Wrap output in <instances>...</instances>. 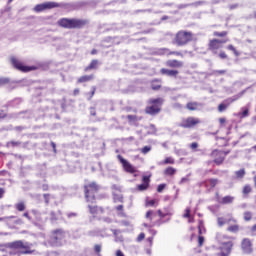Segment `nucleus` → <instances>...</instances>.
<instances>
[{
    "label": "nucleus",
    "mask_w": 256,
    "mask_h": 256,
    "mask_svg": "<svg viewBox=\"0 0 256 256\" xmlns=\"http://www.w3.org/2000/svg\"><path fill=\"white\" fill-rule=\"evenodd\" d=\"M197 147H199V144L197 142L190 144V148L192 149V151H195V149H197Z\"/></svg>",
    "instance_id": "nucleus-47"
},
{
    "label": "nucleus",
    "mask_w": 256,
    "mask_h": 256,
    "mask_svg": "<svg viewBox=\"0 0 256 256\" xmlns=\"http://www.w3.org/2000/svg\"><path fill=\"white\" fill-rule=\"evenodd\" d=\"M228 231H231L232 233H237L239 231V226L238 225H233L228 227Z\"/></svg>",
    "instance_id": "nucleus-34"
},
{
    "label": "nucleus",
    "mask_w": 256,
    "mask_h": 256,
    "mask_svg": "<svg viewBox=\"0 0 256 256\" xmlns=\"http://www.w3.org/2000/svg\"><path fill=\"white\" fill-rule=\"evenodd\" d=\"M89 213L93 215V217H100L103 215L104 210L101 207H97L93 204H88Z\"/></svg>",
    "instance_id": "nucleus-13"
},
{
    "label": "nucleus",
    "mask_w": 256,
    "mask_h": 256,
    "mask_svg": "<svg viewBox=\"0 0 256 256\" xmlns=\"http://www.w3.org/2000/svg\"><path fill=\"white\" fill-rule=\"evenodd\" d=\"M175 160L172 157L166 158L163 162L158 163V165H174Z\"/></svg>",
    "instance_id": "nucleus-25"
},
{
    "label": "nucleus",
    "mask_w": 256,
    "mask_h": 256,
    "mask_svg": "<svg viewBox=\"0 0 256 256\" xmlns=\"http://www.w3.org/2000/svg\"><path fill=\"white\" fill-rule=\"evenodd\" d=\"M94 250L96 253H101V245H95Z\"/></svg>",
    "instance_id": "nucleus-52"
},
{
    "label": "nucleus",
    "mask_w": 256,
    "mask_h": 256,
    "mask_svg": "<svg viewBox=\"0 0 256 256\" xmlns=\"http://www.w3.org/2000/svg\"><path fill=\"white\" fill-rule=\"evenodd\" d=\"M116 256H125L121 250L116 251Z\"/></svg>",
    "instance_id": "nucleus-60"
},
{
    "label": "nucleus",
    "mask_w": 256,
    "mask_h": 256,
    "mask_svg": "<svg viewBox=\"0 0 256 256\" xmlns=\"http://www.w3.org/2000/svg\"><path fill=\"white\" fill-rule=\"evenodd\" d=\"M227 107H229V104H225V103H222L218 106V111L220 113H223V111H225V109H227Z\"/></svg>",
    "instance_id": "nucleus-31"
},
{
    "label": "nucleus",
    "mask_w": 256,
    "mask_h": 256,
    "mask_svg": "<svg viewBox=\"0 0 256 256\" xmlns=\"http://www.w3.org/2000/svg\"><path fill=\"white\" fill-rule=\"evenodd\" d=\"M117 159H118V161L121 163V165H122L124 171H126V173H131V174H133V173H136V172H137V169H135V168L133 167V165H131V163H129V161L125 160V158H123V156L118 155V156H117Z\"/></svg>",
    "instance_id": "nucleus-10"
},
{
    "label": "nucleus",
    "mask_w": 256,
    "mask_h": 256,
    "mask_svg": "<svg viewBox=\"0 0 256 256\" xmlns=\"http://www.w3.org/2000/svg\"><path fill=\"white\" fill-rule=\"evenodd\" d=\"M238 7H239V5L233 4V5H230V6H229V9H230L231 11H233V9H237Z\"/></svg>",
    "instance_id": "nucleus-57"
},
{
    "label": "nucleus",
    "mask_w": 256,
    "mask_h": 256,
    "mask_svg": "<svg viewBox=\"0 0 256 256\" xmlns=\"http://www.w3.org/2000/svg\"><path fill=\"white\" fill-rule=\"evenodd\" d=\"M198 123H201L199 118L189 117V118L182 121L181 127L189 129L191 127H195V125H198Z\"/></svg>",
    "instance_id": "nucleus-11"
},
{
    "label": "nucleus",
    "mask_w": 256,
    "mask_h": 256,
    "mask_svg": "<svg viewBox=\"0 0 256 256\" xmlns=\"http://www.w3.org/2000/svg\"><path fill=\"white\" fill-rule=\"evenodd\" d=\"M242 251L243 253H246L249 255V253H253V244L251 243V240L248 238H244L241 243Z\"/></svg>",
    "instance_id": "nucleus-12"
},
{
    "label": "nucleus",
    "mask_w": 256,
    "mask_h": 256,
    "mask_svg": "<svg viewBox=\"0 0 256 256\" xmlns=\"http://www.w3.org/2000/svg\"><path fill=\"white\" fill-rule=\"evenodd\" d=\"M157 217V213L153 210H150L146 212V219H149V221H153Z\"/></svg>",
    "instance_id": "nucleus-24"
},
{
    "label": "nucleus",
    "mask_w": 256,
    "mask_h": 256,
    "mask_svg": "<svg viewBox=\"0 0 256 256\" xmlns=\"http://www.w3.org/2000/svg\"><path fill=\"white\" fill-rule=\"evenodd\" d=\"M158 215L161 219H165V217H171V215H173V211H167V212H163L161 210H158Z\"/></svg>",
    "instance_id": "nucleus-23"
},
{
    "label": "nucleus",
    "mask_w": 256,
    "mask_h": 256,
    "mask_svg": "<svg viewBox=\"0 0 256 256\" xmlns=\"http://www.w3.org/2000/svg\"><path fill=\"white\" fill-rule=\"evenodd\" d=\"M17 211H25V204L23 202H20L16 204Z\"/></svg>",
    "instance_id": "nucleus-32"
},
{
    "label": "nucleus",
    "mask_w": 256,
    "mask_h": 256,
    "mask_svg": "<svg viewBox=\"0 0 256 256\" xmlns=\"http://www.w3.org/2000/svg\"><path fill=\"white\" fill-rule=\"evenodd\" d=\"M243 112H242V117H247L249 115V109L248 108H242Z\"/></svg>",
    "instance_id": "nucleus-46"
},
{
    "label": "nucleus",
    "mask_w": 256,
    "mask_h": 256,
    "mask_svg": "<svg viewBox=\"0 0 256 256\" xmlns=\"http://www.w3.org/2000/svg\"><path fill=\"white\" fill-rule=\"evenodd\" d=\"M31 213L38 221H41V214L37 210H32Z\"/></svg>",
    "instance_id": "nucleus-36"
},
{
    "label": "nucleus",
    "mask_w": 256,
    "mask_h": 256,
    "mask_svg": "<svg viewBox=\"0 0 256 256\" xmlns=\"http://www.w3.org/2000/svg\"><path fill=\"white\" fill-rule=\"evenodd\" d=\"M218 225H219V227H223V225H225V219L218 218Z\"/></svg>",
    "instance_id": "nucleus-48"
},
{
    "label": "nucleus",
    "mask_w": 256,
    "mask_h": 256,
    "mask_svg": "<svg viewBox=\"0 0 256 256\" xmlns=\"http://www.w3.org/2000/svg\"><path fill=\"white\" fill-rule=\"evenodd\" d=\"M65 232L62 230H56L54 235L51 236L50 243L54 247H59L63 245V241H65Z\"/></svg>",
    "instance_id": "nucleus-7"
},
{
    "label": "nucleus",
    "mask_w": 256,
    "mask_h": 256,
    "mask_svg": "<svg viewBox=\"0 0 256 256\" xmlns=\"http://www.w3.org/2000/svg\"><path fill=\"white\" fill-rule=\"evenodd\" d=\"M3 195H5V189L0 188V199H3Z\"/></svg>",
    "instance_id": "nucleus-56"
},
{
    "label": "nucleus",
    "mask_w": 256,
    "mask_h": 256,
    "mask_svg": "<svg viewBox=\"0 0 256 256\" xmlns=\"http://www.w3.org/2000/svg\"><path fill=\"white\" fill-rule=\"evenodd\" d=\"M201 104L197 103V102H189L187 104V109H189V111H197V109H200Z\"/></svg>",
    "instance_id": "nucleus-21"
},
{
    "label": "nucleus",
    "mask_w": 256,
    "mask_h": 256,
    "mask_svg": "<svg viewBox=\"0 0 256 256\" xmlns=\"http://www.w3.org/2000/svg\"><path fill=\"white\" fill-rule=\"evenodd\" d=\"M243 93H244V92H241V93L239 94V96L232 98L231 101H230V103H233V101H237V99H239V97H242V96H243Z\"/></svg>",
    "instance_id": "nucleus-53"
},
{
    "label": "nucleus",
    "mask_w": 256,
    "mask_h": 256,
    "mask_svg": "<svg viewBox=\"0 0 256 256\" xmlns=\"http://www.w3.org/2000/svg\"><path fill=\"white\" fill-rule=\"evenodd\" d=\"M218 183V180L217 179H209V180H206L204 182L201 183V185L204 187H210V189H213V187H215V185H217Z\"/></svg>",
    "instance_id": "nucleus-18"
},
{
    "label": "nucleus",
    "mask_w": 256,
    "mask_h": 256,
    "mask_svg": "<svg viewBox=\"0 0 256 256\" xmlns=\"http://www.w3.org/2000/svg\"><path fill=\"white\" fill-rule=\"evenodd\" d=\"M252 217H253V214H251V212H245L244 213L245 221H251Z\"/></svg>",
    "instance_id": "nucleus-35"
},
{
    "label": "nucleus",
    "mask_w": 256,
    "mask_h": 256,
    "mask_svg": "<svg viewBox=\"0 0 256 256\" xmlns=\"http://www.w3.org/2000/svg\"><path fill=\"white\" fill-rule=\"evenodd\" d=\"M218 241H220V256H227L229 253H231V249H233V241L231 239L224 237V239H227V241L221 240V234L217 235Z\"/></svg>",
    "instance_id": "nucleus-5"
},
{
    "label": "nucleus",
    "mask_w": 256,
    "mask_h": 256,
    "mask_svg": "<svg viewBox=\"0 0 256 256\" xmlns=\"http://www.w3.org/2000/svg\"><path fill=\"white\" fill-rule=\"evenodd\" d=\"M235 201V197L233 196H225L222 198V201H219L222 205H231Z\"/></svg>",
    "instance_id": "nucleus-20"
},
{
    "label": "nucleus",
    "mask_w": 256,
    "mask_h": 256,
    "mask_svg": "<svg viewBox=\"0 0 256 256\" xmlns=\"http://www.w3.org/2000/svg\"><path fill=\"white\" fill-rule=\"evenodd\" d=\"M219 57H220L221 59H227V54H225V52H221V53L219 54Z\"/></svg>",
    "instance_id": "nucleus-54"
},
{
    "label": "nucleus",
    "mask_w": 256,
    "mask_h": 256,
    "mask_svg": "<svg viewBox=\"0 0 256 256\" xmlns=\"http://www.w3.org/2000/svg\"><path fill=\"white\" fill-rule=\"evenodd\" d=\"M195 39L191 33H178L176 34V43L177 45H186L189 41Z\"/></svg>",
    "instance_id": "nucleus-9"
},
{
    "label": "nucleus",
    "mask_w": 256,
    "mask_h": 256,
    "mask_svg": "<svg viewBox=\"0 0 256 256\" xmlns=\"http://www.w3.org/2000/svg\"><path fill=\"white\" fill-rule=\"evenodd\" d=\"M93 79V75H85L78 79V83H87V81H91Z\"/></svg>",
    "instance_id": "nucleus-26"
},
{
    "label": "nucleus",
    "mask_w": 256,
    "mask_h": 256,
    "mask_svg": "<svg viewBox=\"0 0 256 256\" xmlns=\"http://www.w3.org/2000/svg\"><path fill=\"white\" fill-rule=\"evenodd\" d=\"M152 149L153 147L151 145H148L141 148L140 152L142 153V155H147V153H149Z\"/></svg>",
    "instance_id": "nucleus-28"
},
{
    "label": "nucleus",
    "mask_w": 256,
    "mask_h": 256,
    "mask_svg": "<svg viewBox=\"0 0 256 256\" xmlns=\"http://www.w3.org/2000/svg\"><path fill=\"white\" fill-rule=\"evenodd\" d=\"M42 190H43V191H48V190H49V185L43 184V185H42Z\"/></svg>",
    "instance_id": "nucleus-58"
},
{
    "label": "nucleus",
    "mask_w": 256,
    "mask_h": 256,
    "mask_svg": "<svg viewBox=\"0 0 256 256\" xmlns=\"http://www.w3.org/2000/svg\"><path fill=\"white\" fill-rule=\"evenodd\" d=\"M143 239H145V233H140L137 237L138 243H141V241H143Z\"/></svg>",
    "instance_id": "nucleus-45"
},
{
    "label": "nucleus",
    "mask_w": 256,
    "mask_h": 256,
    "mask_svg": "<svg viewBox=\"0 0 256 256\" xmlns=\"http://www.w3.org/2000/svg\"><path fill=\"white\" fill-rule=\"evenodd\" d=\"M251 191V186H249V185H246V186H244V188H243V193L245 194V195H248V193Z\"/></svg>",
    "instance_id": "nucleus-44"
},
{
    "label": "nucleus",
    "mask_w": 256,
    "mask_h": 256,
    "mask_svg": "<svg viewBox=\"0 0 256 256\" xmlns=\"http://www.w3.org/2000/svg\"><path fill=\"white\" fill-rule=\"evenodd\" d=\"M114 201H115V203H117V201L118 202L123 201V196L117 195L116 193H114Z\"/></svg>",
    "instance_id": "nucleus-41"
},
{
    "label": "nucleus",
    "mask_w": 256,
    "mask_h": 256,
    "mask_svg": "<svg viewBox=\"0 0 256 256\" xmlns=\"http://www.w3.org/2000/svg\"><path fill=\"white\" fill-rule=\"evenodd\" d=\"M204 242H205V238L203 236H199L198 243H199L200 247H201V245H203Z\"/></svg>",
    "instance_id": "nucleus-50"
},
{
    "label": "nucleus",
    "mask_w": 256,
    "mask_h": 256,
    "mask_svg": "<svg viewBox=\"0 0 256 256\" xmlns=\"http://www.w3.org/2000/svg\"><path fill=\"white\" fill-rule=\"evenodd\" d=\"M228 49H229L230 51H233V53H234V55H235L236 57H239V52L237 51V49H235V47H234L233 45H229V46H228Z\"/></svg>",
    "instance_id": "nucleus-37"
},
{
    "label": "nucleus",
    "mask_w": 256,
    "mask_h": 256,
    "mask_svg": "<svg viewBox=\"0 0 256 256\" xmlns=\"http://www.w3.org/2000/svg\"><path fill=\"white\" fill-rule=\"evenodd\" d=\"M88 24L89 20L79 18H61L58 20L59 27H63V29H83Z\"/></svg>",
    "instance_id": "nucleus-1"
},
{
    "label": "nucleus",
    "mask_w": 256,
    "mask_h": 256,
    "mask_svg": "<svg viewBox=\"0 0 256 256\" xmlns=\"http://www.w3.org/2000/svg\"><path fill=\"white\" fill-rule=\"evenodd\" d=\"M127 119L130 121V123H135V121H137V116H135V115H128Z\"/></svg>",
    "instance_id": "nucleus-40"
},
{
    "label": "nucleus",
    "mask_w": 256,
    "mask_h": 256,
    "mask_svg": "<svg viewBox=\"0 0 256 256\" xmlns=\"http://www.w3.org/2000/svg\"><path fill=\"white\" fill-rule=\"evenodd\" d=\"M10 249H24L19 251V255H31V250H29V243H24L21 240L8 243Z\"/></svg>",
    "instance_id": "nucleus-4"
},
{
    "label": "nucleus",
    "mask_w": 256,
    "mask_h": 256,
    "mask_svg": "<svg viewBox=\"0 0 256 256\" xmlns=\"http://www.w3.org/2000/svg\"><path fill=\"white\" fill-rule=\"evenodd\" d=\"M194 221H195V217H193L192 215L188 217V222L193 223Z\"/></svg>",
    "instance_id": "nucleus-62"
},
{
    "label": "nucleus",
    "mask_w": 256,
    "mask_h": 256,
    "mask_svg": "<svg viewBox=\"0 0 256 256\" xmlns=\"http://www.w3.org/2000/svg\"><path fill=\"white\" fill-rule=\"evenodd\" d=\"M161 73H162V75H167V77H177V75H179V71L169 70V69H165V68L161 69Z\"/></svg>",
    "instance_id": "nucleus-16"
},
{
    "label": "nucleus",
    "mask_w": 256,
    "mask_h": 256,
    "mask_svg": "<svg viewBox=\"0 0 256 256\" xmlns=\"http://www.w3.org/2000/svg\"><path fill=\"white\" fill-rule=\"evenodd\" d=\"M163 98L150 99L149 103L151 106L146 108V113L148 115H157L161 111V105H163Z\"/></svg>",
    "instance_id": "nucleus-3"
},
{
    "label": "nucleus",
    "mask_w": 256,
    "mask_h": 256,
    "mask_svg": "<svg viewBox=\"0 0 256 256\" xmlns=\"http://www.w3.org/2000/svg\"><path fill=\"white\" fill-rule=\"evenodd\" d=\"M157 203V200H146V206L147 207H155V204Z\"/></svg>",
    "instance_id": "nucleus-33"
},
{
    "label": "nucleus",
    "mask_w": 256,
    "mask_h": 256,
    "mask_svg": "<svg viewBox=\"0 0 256 256\" xmlns=\"http://www.w3.org/2000/svg\"><path fill=\"white\" fill-rule=\"evenodd\" d=\"M152 89L154 91H157L159 89H161V83L158 82V84H155V82L152 83Z\"/></svg>",
    "instance_id": "nucleus-42"
},
{
    "label": "nucleus",
    "mask_w": 256,
    "mask_h": 256,
    "mask_svg": "<svg viewBox=\"0 0 256 256\" xmlns=\"http://www.w3.org/2000/svg\"><path fill=\"white\" fill-rule=\"evenodd\" d=\"M84 191L87 203H95V194L99 191V185L95 182H90L84 185Z\"/></svg>",
    "instance_id": "nucleus-2"
},
{
    "label": "nucleus",
    "mask_w": 256,
    "mask_h": 256,
    "mask_svg": "<svg viewBox=\"0 0 256 256\" xmlns=\"http://www.w3.org/2000/svg\"><path fill=\"white\" fill-rule=\"evenodd\" d=\"M175 173H177V170L175 168H173V167H168L164 171V174L165 175H169V176L175 175Z\"/></svg>",
    "instance_id": "nucleus-27"
},
{
    "label": "nucleus",
    "mask_w": 256,
    "mask_h": 256,
    "mask_svg": "<svg viewBox=\"0 0 256 256\" xmlns=\"http://www.w3.org/2000/svg\"><path fill=\"white\" fill-rule=\"evenodd\" d=\"M159 55H177L179 57H183L181 52H170L168 49L162 48L158 51Z\"/></svg>",
    "instance_id": "nucleus-17"
},
{
    "label": "nucleus",
    "mask_w": 256,
    "mask_h": 256,
    "mask_svg": "<svg viewBox=\"0 0 256 256\" xmlns=\"http://www.w3.org/2000/svg\"><path fill=\"white\" fill-rule=\"evenodd\" d=\"M226 41L227 39H213L210 41V49L212 51L221 49V47H223V44H225Z\"/></svg>",
    "instance_id": "nucleus-14"
},
{
    "label": "nucleus",
    "mask_w": 256,
    "mask_h": 256,
    "mask_svg": "<svg viewBox=\"0 0 256 256\" xmlns=\"http://www.w3.org/2000/svg\"><path fill=\"white\" fill-rule=\"evenodd\" d=\"M225 121H226L225 118H220V119H219V123H220L221 125H223V123H225Z\"/></svg>",
    "instance_id": "nucleus-63"
},
{
    "label": "nucleus",
    "mask_w": 256,
    "mask_h": 256,
    "mask_svg": "<svg viewBox=\"0 0 256 256\" xmlns=\"http://www.w3.org/2000/svg\"><path fill=\"white\" fill-rule=\"evenodd\" d=\"M51 219H52V221L54 220V221H57V219H59V217H55V213H51Z\"/></svg>",
    "instance_id": "nucleus-61"
},
{
    "label": "nucleus",
    "mask_w": 256,
    "mask_h": 256,
    "mask_svg": "<svg viewBox=\"0 0 256 256\" xmlns=\"http://www.w3.org/2000/svg\"><path fill=\"white\" fill-rule=\"evenodd\" d=\"M167 67H182L183 66V62L179 61V60H168L166 62Z\"/></svg>",
    "instance_id": "nucleus-19"
},
{
    "label": "nucleus",
    "mask_w": 256,
    "mask_h": 256,
    "mask_svg": "<svg viewBox=\"0 0 256 256\" xmlns=\"http://www.w3.org/2000/svg\"><path fill=\"white\" fill-rule=\"evenodd\" d=\"M23 216L26 217V219H28V221H32V218H31V216H29V213L25 212L23 214Z\"/></svg>",
    "instance_id": "nucleus-55"
},
{
    "label": "nucleus",
    "mask_w": 256,
    "mask_h": 256,
    "mask_svg": "<svg viewBox=\"0 0 256 256\" xmlns=\"http://www.w3.org/2000/svg\"><path fill=\"white\" fill-rule=\"evenodd\" d=\"M143 183L149 185V176H143Z\"/></svg>",
    "instance_id": "nucleus-51"
},
{
    "label": "nucleus",
    "mask_w": 256,
    "mask_h": 256,
    "mask_svg": "<svg viewBox=\"0 0 256 256\" xmlns=\"http://www.w3.org/2000/svg\"><path fill=\"white\" fill-rule=\"evenodd\" d=\"M59 7H63V4L57 2H44L42 4H38L34 7V11L36 13H43V11H47L49 9H57Z\"/></svg>",
    "instance_id": "nucleus-6"
},
{
    "label": "nucleus",
    "mask_w": 256,
    "mask_h": 256,
    "mask_svg": "<svg viewBox=\"0 0 256 256\" xmlns=\"http://www.w3.org/2000/svg\"><path fill=\"white\" fill-rule=\"evenodd\" d=\"M234 175V179H243V177H245V169H240L234 172Z\"/></svg>",
    "instance_id": "nucleus-22"
},
{
    "label": "nucleus",
    "mask_w": 256,
    "mask_h": 256,
    "mask_svg": "<svg viewBox=\"0 0 256 256\" xmlns=\"http://www.w3.org/2000/svg\"><path fill=\"white\" fill-rule=\"evenodd\" d=\"M163 189H165V184L158 185V187H157L158 193H161L163 191Z\"/></svg>",
    "instance_id": "nucleus-49"
},
{
    "label": "nucleus",
    "mask_w": 256,
    "mask_h": 256,
    "mask_svg": "<svg viewBox=\"0 0 256 256\" xmlns=\"http://www.w3.org/2000/svg\"><path fill=\"white\" fill-rule=\"evenodd\" d=\"M147 187H149V184L143 183V184L138 185L139 191H145V190H147Z\"/></svg>",
    "instance_id": "nucleus-39"
},
{
    "label": "nucleus",
    "mask_w": 256,
    "mask_h": 256,
    "mask_svg": "<svg viewBox=\"0 0 256 256\" xmlns=\"http://www.w3.org/2000/svg\"><path fill=\"white\" fill-rule=\"evenodd\" d=\"M97 65H99V61L93 60L90 65L86 68V71H89V69H97Z\"/></svg>",
    "instance_id": "nucleus-29"
},
{
    "label": "nucleus",
    "mask_w": 256,
    "mask_h": 256,
    "mask_svg": "<svg viewBox=\"0 0 256 256\" xmlns=\"http://www.w3.org/2000/svg\"><path fill=\"white\" fill-rule=\"evenodd\" d=\"M9 83V78H0V87L2 85H7Z\"/></svg>",
    "instance_id": "nucleus-43"
},
{
    "label": "nucleus",
    "mask_w": 256,
    "mask_h": 256,
    "mask_svg": "<svg viewBox=\"0 0 256 256\" xmlns=\"http://www.w3.org/2000/svg\"><path fill=\"white\" fill-rule=\"evenodd\" d=\"M11 219H15V216L0 217V222L3 221L4 223H9Z\"/></svg>",
    "instance_id": "nucleus-30"
},
{
    "label": "nucleus",
    "mask_w": 256,
    "mask_h": 256,
    "mask_svg": "<svg viewBox=\"0 0 256 256\" xmlns=\"http://www.w3.org/2000/svg\"><path fill=\"white\" fill-rule=\"evenodd\" d=\"M11 63L15 69H18V71H22L23 73H28V71H35L37 67L35 66H25L19 59L16 57L11 58Z\"/></svg>",
    "instance_id": "nucleus-8"
},
{
    "label": "nucleus",
    "mask_w": 256,
    "mask_h": 256,
    "mask_svg": "<svg viewBox=\"0 0 256 256\" xmlns=\"http://www.w3.org/2000/svg\"><path fill=\"white\" fill-rule=\"evenodd\" d=\"M0 119H5V112H0Z\"/></svg>",
    "instance_id": "nucleus-64"
},
{
    "label": "nucleus",
    "mask_w": 256,
    "mask_h": 256,
    "mask_svg": "<svg viewBox=\"0 0 256 256\" xmlns=\"http://www.w3.org/2000/svg\"><path fill=\"white\" fill-rule=\"evenodd\" d=\"M225 155H227V153L225 152H221L218 150H214L212 152V157H217L214 161L216 165H221V163H223V161H225Z\"/></svg>",
    "instance_id": "nucleus-15"
},
{
    "label": "nucleus",
    "mask_w": 256,
    "mask_h": 256,
    "mask_svg": "<svg viewBox=\"0 0 256 256\" xmlns=\"http://www.w3.org/2000/svg\"><path fill=\"white\" fill-rule=\"evenodd\" d=\"M45 203L49 204V194H44Z\"/></svg>",
    "instance_id": "nucleus-59"
},
{
    "label": "nucleus",
    "mask_w": 256,
    "mask_h": 256,
    "mask_svg": "<svg viewBox=\"0 0 256 256\" xmlns=\"http://www.w3.org/2000/svg\"><path fill=\"white\" fill-rule=\"evenodd\" d=\"M183 217H184L185 219H188L189 217H191V208H186Z\"/></svg>",
    "instance_id": "nucleus-38"
}]
</instances>
